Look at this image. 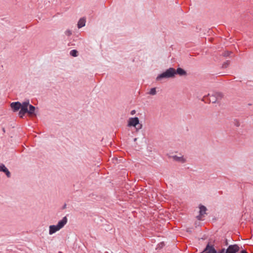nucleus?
Here are the masks:
<instances>
[{
	"instance_id": "aec40b11",
	"label": "nucleus",
	"mask_w": 253,
	"mask_h": 253,
	"mask_svg": "<svg viewBox=\"0 0 253 253\" xmlns=\"http://www.w3.org/2000/svg\"><path fill=\"white\" fill-rule=\"evenodd\" d=\"M225 243H226V245H227V244H228V243H227V241H226V242H225Z\"/></svg>"
},
{
	"instance_id": "0eeeda50",
	"label": "nucleus",
	"mask_w": 253,
	"mask_h": 253,
	"mask_svg": "<svg viewBox=\"0 0 253 253\" xmlns=\"http://www.w3.org/2000/svg\"><path fill=\"white\" fill-rule=\"evenodd\" d=\"M200 211H199V215L197 216V218L198 220H201L202 217L206 214L207 208L206 207L200 205L199 207Z\"/></svg>"
},
{
	"instance_id": "f257e3e1",
	"label": "nucleus",
	"mask_w": 253,
	"mask_h": 253,
	"mask_svg": "<svg viewBox=\"0 0 253 253\" xmlns=\"http://www.w3.org/2000/svg\"><path fill=\"white\" fill-rule=\"evenodd\" d=\"M11 108L14 112H16L21 109L19 112V116L22 118L26 113H27L30 117L35 116V111L36 108L30 104L29 101H25L22 103L19 102H12L10 104Z\"/></svg>"
},
{
	"instance_id": "7ed1b4c3",
	"label": "nucleus",
	"mask_w": 253,
	"mask_h": 253,
	"mask_svg": "<svg viewBox=\"0 0 253 253\" xmlns=\"http://www.w3.org/2000/svg\"><path fill=\"white\" fill-rule=\"evenodd\" d=\"M176 74L175 70L173 68L167 69L165 72L158 76L157 80H159L162 78H170L174 77Z\"/></svg>"
},
{
	"instance_id": "9d476101",
	"label": "nucleus",
	"mask_w": 253,
	"mask_h": 253,
	"mask_svg": "<svg viewBox=\"0 0 253 253\" xmlns=\"http://www.w3.org/2000/svg\"><path fill=\"white\" fill-rule=\"evenodd\" d=\"M175 71L176 74H177L180 76H185L186 75V71L181 68H177Z\"/></svg>"
},
{
	"instance_id": "6ab92c4d",
	"label": "nucleus",
	"mask_w": 253,
	"mask_h": 253,
	"mask_svg": "<svg viewBox=\"0 0 253 253\" xmlns=\"http://www.w3.org/2000/svg\"><path fill=\"white\" fill-rule=\"evenodd\" d=\"M225 243H226V245H227V244H228V243H227V241H226V242H225Z\"/></svg>"
},
{
	"instance_id": "9b49d317",
	"label": "nucleus",
	"mask_w": 253,
	"mask_h": 253,
	"mask_svg": "<svg viewBox=\"0 0 253 253\" xmlns=\"http://www.w3.org/2000/svg\"><path fill=\"white\" fill-rule=\"evenodd\" d=\"M85 20L84 18H81L78 22V27L79 28H81L85 26Z\"/></svg>"
},
{
	"instance_id": "a211bd4d",
	"label": "nucleus",
	"mask_w": 253,
	"mask_h": 253,
	"mask_svg": "<svg viewBox=\"0 0 253 253\" xmlns=\"http://www.w3.org/2000/svg\"><path fill=\"white\" fill-rule=\"evenodd\" d=\"M134 113H135V111H134V110H133V111H131V115H133Z\"/></svg>"
},
{
	"instance_id": "f8f14e48",
	"label": "nucleus",
	"mask_w": 253,
	"mask_h": 253,
	"mask_svg": "<svg viewBox=\"0 0 253 253\" xmlns=\"http://www.w3.org/2000/svg\"><path fill=\"white\" fill-rule=\"evenodd\" d=\"M157 93L156 88L155 87L152 88L149 92V94L151 95H155Z\"/></svg>"
},
{
	"instance_id": "2eb2a0df",
	"label": "nucleus",
	"mask_w": 253,
	"mask_h": 253,
	"mask_svg": "<svg viewBox=\"0 0 253 253\" xmlns=\"http://www.w3.org/2000/svg\"><path fill=\"white\" fill-rule=\"evenodd\" d=\"M231 52L228 51H226L223 53V55L224 56H229Z\"/></svg>"
},
{
	"instance_id": "f3484780",
	"label": "nucleus",
	"mask_w": 253,
	"mask_h": 253,
	"mask_svg": "<svg viewBox=\"0 0 253 253\" xmlns=\"http://www.w3.org/2000/svg\"><path fill=\"white\" fill-rule=\"evenodd\" d=\"M241 253H248L246 251H242Z\"/></svg>"
},
{
	"instance_id": "1a4fd4ad",
	"label": "nucleus",
	"mask_w": 253,
	"mask_h": 253,
	"mask_svg": "<svg viewBox=\"0 0 253 253\" xmlns=\"http://www.w3.org/2000/svg\"><path fill=\"white\" fill-rule=\"evenodd\" d=\"M173 158L175 161L181 162L182 163H184L186 162L185 159L183 156H174L173 157Z\"/></svg>"
},
{
	"instance_id": "423d86ee",
	"label": "nucleus",
	"mask_w": 253,
	"mask_h": 253,
	"mask_svg": "<svg viewBox=\"0 0 253 253\" xmlns=\"http://www.w3.org/2000/svg\"><path fill=\"white\" fill-rule=\"evenodd\" d=\"M239 250V247L237 245H230L228 247L225 253H236Z\"/></svg>"
},
{
	"instance_id": "ddd939ff",
	"label": "nucleus",
	"mask_w": 253,
	"mask_h": 253,
	"mask_svg": "<svg viewBox=\"0 0 253 253\" xmlns=\"http://www.w3.org/2000/svg\"><path fill=\"white\" fill-rule=\"evenodd\" d=\"M70 54L74 57H76L78 56V51L75 49L72 50L70 51Z\"/></svg>"
},
{
	"instance_id": "4468645a",
	"label": "nucleus",
	"mask_w": 253,
	"mask_h": 253,
	"mask_svg": "<svg viewBox=\"0 0 253 253\" xmlns=\"http://www.w3.org/2000/svg\"><path fill=\"white\" fill-rule=\"evenodd\" d=\"M65 34L67 36H70L72 34V32L70 30H67L65 31Z\"/></svg>"
},
{
	"instance_id": "20e7f679",
	"label": "nucleus",
	"mask_w": 253,
	"mask_h": 253,
	"mask_svg": "<svg viewBox=\"0 0 253 253\" xmlns=\"http://www.w3.org/2000/svg\"><path fill=\"white\" fill-rule=\"evenodd\" d=\"M128 126H134L136 130H138L142 128V125L139 124V121L138 118H130L128 121Z\"/></svg>"
},
{
	"instance_id": "39448f33",
	"label": "nucleus",
	"mask_w": 253,
	"mask_h": 253,
	"mask_svg": "<svg viewBox=\"0 0 253 253\" xmlns=\"http://www.w3.org/2000/svg\"><path fill=\"white\" fill-rule=\"evenodd\" d=\"M208 96L209 97L210 101L213 103L220 100L223 96L221 92H214L211 95L209 94Z\"/></svg>"
},
{
	"instance_id": "dca6fc26",
	"label": "nucleus",
	"mask_w": 253,
	"mask_h": 253,
	"mask_svg": "<svg viewBox=\"0 0 253 253\" xmlns=\"http://www.w3.org/2000/svg\"><path fill=\"white\" fill-rule=\"evenodd\" d=\"M228 63L227 62V63H225L224 64V66L225 67H226L228 66Z\"/></svg>"
},
{
	"instance_id": "6e6552de",
	"label": "nucleus",
	"mask_w": 253,
	"mask_h": 253,
	"mask_svg": "<svg viewBox=\"0 0 253 253\" xmlns=\"http://www.w3.org/2000/svg\"><path fill=\"white\" fill-rule=\"evenodd\" d=\"M0 171L4 172L8 177L10 176V172L3 164L0 165Z\"/></svg>"
},
{
	"instance_id": "f03ea898",
	"label": "nucleus",
	"mask_w": 253,
	"mask_h": 253,
	"mask_svg": "<svg viewBox=\"0 0 253 253\" xmlns=\"http://www.w3.org/2000/svg\"><path fill=\"white\" fill-rule=\"evenodd\" d=\"M67 218L64 217L62 220H60L57 225H52L49 226V234L52 235L57 231L62 229L67 223Z\"/></svg>"
}]
</instances>
